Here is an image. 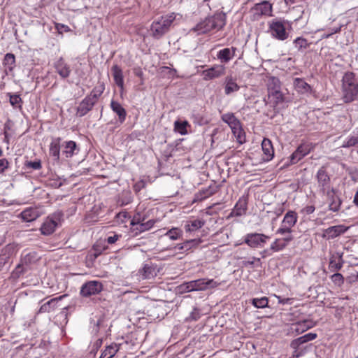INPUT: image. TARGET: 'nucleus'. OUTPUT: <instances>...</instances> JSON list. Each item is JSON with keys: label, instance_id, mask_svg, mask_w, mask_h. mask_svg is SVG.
I'll return each mask as SVG.
<instances>
[{"label": "nucleus", "instance_id": "79ce46f5", "mask_svg": "<svg viewBox=\"0 0 358 358\" xmlns=\"http://www.w3.org/2000/svg\"><path fill=\"white\" fill-rule=\"evenodd\" d=\"M142 275L145 279H150L156 275L155 268L150 265L145 264L142 270Z\"/></svg>", "mask_w": 358, "mask_h": 358}, {"label": "nucleus", "instance_id": "69168bd1", "mask_svg": "<svg viewBox=\"0 0 358 358\" xmlns=\"http://www.w3.org/2000/svg\"><path fill=\"white\" fill-rule=\"evenodd\" d=\"M237 132L238 133V136H237V140L238 141L239 143H243V140H242L243 136L241 135V130L238 127H237V129H236V133Z\"/></svg>", "mask_w": 358, "mask_h": 358}, {"label": "nucleus", "instance_id": "4c0bfd02", "mask_svg": "<svg viewBox=\"0 0 358 358\" xmlns=\"http://www.w3.org/2000/svg\"><path fill=\"white\" fill-rule=\"evenodd\" d=\"M190 127L189 122L187 120L180 121L176 120L174 122V130L181 135H185L187 134V127Z\"/></svg>", "mask_w": 358, "mask_h": 358}, {"label": "nucleus", "instance_id": "9d476101", "mask_svg": "<svg viewBox=\"0 0 358 358\" xmlns=\"http://www.w3.org/2000/svg\"><path fill=\"white\" fill-rule=\"evenodd\" d=\"M226 73V67L224 64H214L210 68L202 71L201 76L203 80L208 81L217 78H220L224 76Z\"/></svg>", "mask_w": 358, "mask_h": 358}, {"label": "nucleus", "instance_id": "f3484780", "mask_svg": "<svg viewBox=\"0 0 358 358\" xmlns=\"http://www.w3.org/2000/svg\"><path fill=\"white\" fill-rule=\"evenodd\" d=\"M310 151L309 145L303 143L301 144L297 149L290 156V163L296 164L303 157L306 156Z\"/></svg>", "mask_w": 358, "mask_h": 358}, {"label": "nucleus", "instance_id": "72a5a7b5", "mask_svg": "<svg viewBox=\"0 0 358 358\" xmlns=\"http://www.w3.org/2000/svg\"><path fill=\"white\" fill-rule=\"evenodd\" d=\"M289 238H276L270 246V250L274 252H280L284 250L288 245Z\"/></svg>", "mask_w": 358, "mask_h": 358}, {"label": "nucleus", "instance_id": "473e14b6", "mask_svg": "<svg viewBox=\"0 0 358 358\" xmlns=\"http://www.w3.org/2000/svg\"><path fill=\"white\" fill-rule=\"evenodd\" d=\"M317 336V334L315 333L306 334L292 341V342L291 343V347L293 348H297L300 345L315 339Z\"/></svg>", "mask_w": 358, "mask_h": 358}, {"label": "nucleus", "instance_id": "c756f323", "mask_svg": "<svg viewBox=\"0 0 358 358\" xmlns=\"http://www.w3.org/2000/svg\"><path fill=\"white\" fill-rule=\"evenodd\" d=\"M111 71L115 84L122 90L124 88V77L121 68L117 65H114Z\"/></svg>", "mask_w": 358, "mask_h": 358}, {"label": "nucleus", "instance_id": "8fccbe9b", "mask_svg": "<svg viewBox=\"0 0 358 358\" xmlns=\"http://www.w3.org/2000/svg\"><path fill=\"white\" fill-rule=\"evenodd\" d=\"M213 194V192L210 189H203L199 193L196 194L195 195L196 200H203L205 199L210 196H211Z\"/></svg>", "mask_w": 358, "mask_h": 358}, {"label": "nucleus", "instance_id": "f704fd0d", "mask_svg": "<svg viewBox=\"0 0 358 358\" xmlns=\"http://www.w3.org/2000/svg\"><path fill=\"white\" fill-rule=\"evenodd\" d=\"M119 349V345L113 343L106 348L99 358H112L118 352Z\"/></svg>", "mask_w": 358, "mask_h": 358}, {"label": "nucleus", "instance_id": "603ef678", "mask_svg": "<svg viewBox=\"0 0 358 358\" xmlns=\"http://www.w3.org/2000/svg\"><path fill=\"white\" fill-rule=\"evenodd\" d=\"M204 286H205V290L210 289V288H215L217 287L220 285V282H218L213 279H206L204 278Z\"/></svg>", "mask_w": 358, "mask_h": 358}, {"label": "nucleus", "instance_id": "338daca9", "mask_svg": "<svg viewBox=\"0 0 358 358\" xmlns=\"http://www.w3.org/2000/svg\"><path fill=\"white\" fill-rule=\"evenodd\" d=\"M353 202L357 206H358V191L355 194Z\"/></svg>", "mask_w": 358, "mask_h": 358}, {"label": "nucleus", "instance_id": "412c9836", "mask_svg": "<svg viewBox=\"0 0 358 358\" xmlns=\"http://www.w3.org/2000/svg\"><path fill=\"white\" fill-rule=\"evenodd\" d=\"M315 326V322L312 320L306 319L292 324V330L298 334H301Z\"/></svg>", "mask_w": 358, "mask_h": 358}, {"label": "nucleus", "instance_id": "1a4fd4ad", "mask_svg": "<svg viewBox=\"0 0 358 358\" xmlns=\"http://www.w3.org/2000/svg\"><path fill=\"white\" fill-rule=\"evenodd\" d=\"M62 214L56 213L48 217L41 227V231L43 235H50L58 226Z\"/></svg>", "mask_w": 358, "mask_h": 358}, {"label": "nucleus", "instance_id": "37998d69", "mask_svg": "<svg viewBox=\"0 0 358 358\" xmlns=\"http://www.w3.org/2000/svg\"><path fill=\"white\" fill-rule=\"evenodd\" d=\"M10 104L15 108H21L22 100L19 94H8Z\"/></svg>", "mask_w": 358, "mask_h": 358}, {"label": "nucleus", "instance_id": "dca6fc26", "mask_svg": "<svg viewBox=\"0 0 358 358\" xmlns=\"http://www.w3.org/2000/svg\"><path fill=\"white\" fill-rule=\"evenodd\" d=\"M248 210V199L243 196L239 198L229 217L242 216L245 215Z\"/></svg>", "mask_w": 358, "mask_h": 358}, {"label": "nucleus", "instance_id": "bb28decb", "mask_svg": "<svg viewBox=\"0 0 358 358\" xmlns=\"http://www.w3.org/2000/svg\"><path fill=\"white\" fill-rule=\"evenodd\" d=\"M110 108L112 110L118 115V120L120 123H123L127 117L126 110L122 106V105L114 100L110 102Z\"/></svg>", "mask_w": 358, "mask_h": 358}, {"label": "nucleus", "instance_id": "052dcab7", "mask_svg": "<svg viewBox=\"0 0 358 358\" xmlns=\"http://www.w3.org/2000/svg\"><path fill=\"white\" fill-rule=\"evenodd\" d=\"M200 317L199 310L194 308L189 315V319L192 320H197Z\"/></svg>", "mask_w": 358, "mask_h": 358}, {"label": "nucleus", "instance_id": "e2e57ef3", "mask_svg": "<svg viewBox=\"0 0 358 358\" xmlns=\"http://www.w3.org/2000/svg\"><path fill=\"white\" fill-rule=\"evenodd\" d=\"M342 25L340 24L338 27H331L329 29V32L331 34V36L334 34L339 33L341 30Z\"/></svg>", "mask_w": 358, "mask_h": 358}, {"label": "nucleus", "instance_id": "7c9ffc66", "mask_svg": "<svg viewBox=\"0 0 358 358\" xmlns=\"http://www.w3.org/2000/svg\"><path fill=\"white\" fill-rule=\"evenodd\" d=\"M62 152L66 158L72 157L76 153L75 151L77 150L76 143L73 141H65L62 145ZM78 150H79L78 149Z\"/></svg>", "mask_w": 358, "mask_h": 358}, {"label": "nucleus", "instance_id": "774afa93", "mask_svg": "<svg viewBox=\"0 0 358 358\" xmlns=\"http://www.w3.org/2000/svg\"><path fill=\"white\" fill-rule=\"evenodd\" d=\"M331 36V34H330L329 32L324 33L322 35L321 38H322V39H325V38H329Z\"/></svg>", "mask_w": 358, "mask_h": 358}, {"label": "nucleus", "instance_id": "6e6d98bb", "mask_svg": "<svg viewBox=\"0 0 358 358\" xmlns=\"http://www.w3.org/2000/svg\"><path fill=\"white\" fill-rule=\"evenodd\" d=\"M9 162L6 158L0 159V173H2L8 168Z\"/></svg>", "mask_w": 358, "mask_h": 358}, {"label": "nucleus", "instance_id": "a18cd8bd", "mask_svg": "<svg viewBox=\"0 0 358 358\" xmlns=\"http://www.w3.org/2000/svg\"><path fill=\"white\" fill-rule=\"evenodd\" d=\"M145 220L146 217L145 215H142L140 213H136L131 220V227H134L141 223L145 222Z\"/></svg>", "mask_w": 358, "mask_h": 358}, {"label": "nucleus", "instance_id": "a211bd4d", "mask_svg": "<svg viewBox=\"0 0 358 358\" xmlns=\"http://www.w3.org/2000/svg\"><path fill=\"white\" fill-rule=\"evenodd\" d=\"M224 87L226 95H230L234 92H238L240 89V86L236 83V79L231 75H228L225 77Z\"/></svg>", "mask_w": 358, "mask_h": 358}, {"label": "nucleus", "instance_id": "c85d7f7f", "mask_svg": "<svg viewBox=\"0 0 358 358\" xmlns=\"http://www.w3.org/2000/svg\"><path fill=\"white\" fill-rule=\"evenodd\" d=\"M293 85L295 90L300 94H306L311 91V87L303 78H296Z\"/></svg>", "mask_w": 358, "mask_h": 358}, {"label": "nucleus", "instance_id": "aec40b11", "mask_svg": "<svg viewBox=\"0 0 358 358\" xmlns=\"http://www.w3.org/2000/svg\"><path fill=\"white\" fill-rule=\"evenodd\" d=\"M156 223L155 220H149L143 223H141L134 227L130 228V231L133 236H136L143 232L150 230Z\"/></svg>", "mask_w": 358, "mask_h": 358}, {"label": "nucleus", "instance_id": "5701e85b", "mask_svg": "<svg viewBox=\"0 0 358 358\" xmlns=\"http://www.w3.org/2000/svg\"><path fill=\"white\" fill-rule=\"evenodd\" d=\"M65 295H62L49 300L41 306L38 310V313H50L54 311L57 308L58 302Z\"/></svg>", "mask_w": 358, "mask_h": 358}, {"label": "nucleus", "instance_id": "4468645a", "mask_svg": "<svg viewBox=\"0 0 358 358\" xmlns=\"http://www.w3.org/2000/svg\"><path fill=\"white\" fill-rule=\"evenodd\" d=\"M236 50V47L223 48L217 52V58L221 64H227L235 57Z\"/></svg>", "mask_w": 358, "mask_h": 358}, {"label": "nucleus", "instance_id": "864d4df0", "mask_svg": "<svg viewBox=\"0 0 358 358\" xmlns=\"http://www.w3.org/2000/svg\"><path fill=\"white\" fill-rule=\"evenodd\" d=\"M343 266L342 262H336L335 260H330L329 269L331 271H339Z\"/></svg>", "mask_w": 358, "mask_h": 358}, {"label": "nucleus", "instance_id": "cd10ccee", "mask_svg": "<svg viewBox=\"0 0 358 358\" xmlns=\"http://www.w3.org/2000/svg\"><path fill=\"white\" fill-rule=\"evenodd\" d=\"M60 143L61 138L58 137L55 138L50 145V155L54 157L56 162H59L60 158Z\"/></svg>", "mask_w": 358, "mask_h": 358}, {"label": "nucleus", "instance_id": "c03bdc74", "mask_svg": "<svg viewBox=\"0 0 358 358\" xmlns=\"http://www.w3.org/2000/svg\"><path fill=\"white\" fill-rule=\"evenodd\" d=\"M182 234V231L178 228H172L169 230L165 236H168L171 240L178 239Z\"/></svg>", "mask_w": 358, "mask_h": 358}, {"label": "nucleus", "instance_id": "393cba45", "mask_svg": "<svg viewBox=\"0 0 358 358\" xmlns=\"http://www.w3.org/2000/svg\"><path fill=\"white\" fill-rule=\"evenodd\" d=\"M2 64L6 74L13 72L15 68V56L13 53H6L3 57Z\"/></svg>", "mask_w": 358, "mask_h": 358}, {"label": "nucleus", "instance_id": "6ab92c4d", "mask_svg": "<svg viewBox=\"0 0 358 358\" xmlns=\"http://www.w3.org/2000/svg\"><path fill=\"white\" fill-rule=\"evenodd\" d=\"M262 149L263 151L262 158L264 161L268 162L273 158L274 149L271 140L264 138L262 142Z\"/></svg>", "mask_w": 358, "mask_h": 358}, {"label": "nucleus", "instance_id": "de8ad7c7", "mask_svg": "<svg viewBox=\"0 0 358 358\" xmlns=\"http://www.w3.org/2000/svg\"><path fill=\"white\" fill-rule=\"evenodd\" d=\"M243 265L245 267H254L255 266H259L261 265V259L257 257H252L250 260L243 261Z\"/></svg>", "mask_w": 358, "mask_h": 358}, {"label": "nucleus", "instance_id": "a19ab883", "mask_svg": "<svg viewBox=\"0 0 358 358\" xmlns=\"http://www.w3.org/2000/svg\"><path fill=\"white\" fill-rule=\"evenodd\" d=\"M251 303L257 308H264L268 306V299L266 296L254 298L251 300Z\"/></svg>", "mask_w": 358, "mask_h": 358}, {"label": "nucleus", "instance_id": "e433bc0d", "mask_svg": "<svg viewBox=\"0 0 358 358\" xmlns=\"http://www.w3.org/2000/svg\"><path fill=\"white\" fill-rule=\"evenodd\" d=\"M205 222L200 220H194L187 222L185 225V229L187 232L195 231L204 225Z\"/></svg>", "mask_w": 358, "mask_h": 358}, {"label": "nucleus", "instance_id": "49530a36", "mask_svg": "<svg viewBox=\"0 0 358 358\" xmlns=\"http://www.w3.org/2000/svg\"><path fill=\"white\" fill-rule=\"evenodd\" d=\"M341 201L338 196H332L331 201L329 203V210L333 212H337L340 209Z\"/></svg>", "mask_w": 358, "mask_h": 358}, {"label": "nucleus", "instance_id": "9b49d317", "mask_svg": "<svg viewBox=\"0 0 358 358\" xmlns=\"http://www.w3.org/2000/svg\"><path fill=\"white\" fill-rule=\"evenodd\" d=\"M103 289L101 282L96 280L88 281L83 284L80 288V294L83 297H89L100 293Z\"/></svg>", "mask_w": 358, "mask_h": 358}, {"label": "nucleus", "instance_id": "ea45409f", "mask_svg": "<svg viewBox=\"0 0 358 358\" xmlns=\"http://www.w3.org/2000/svg\"><path fill=\"white\" fill-rule=\"evenodd\" d=\"M293 43L299 51L307 49L310 46V43L308 42L307 39L303 37H297L294 40Z\"/></svg>", "mask_w": 358, "mask_h": 358}, {"label": "nucleus", "instance_id": "13d9d810", "mask_svg": "<svg viewBox=\"0 0 358 358\" xmlns=\"http://www.w3.org/2000/svg\"><path fill=\"white\" fill-rule=\"evenodd\" d=\"M121 237V234H114L113 236H108L106 239V241L108 244H113Z\"/></svg>", "mask_w": 358, "mask_h": 358}, {"label": "nucleus", "instance_id": "4d7b16f0", "mask_svg": "<svg viewBox=\"0 0 358 358\" xmlns=\"http://www.w3.org/2000/svg\"><path fill=\"white\" fill-rule=\"evenodd\" d=\"M275 296L278 299V303L280 304H292L293 301V299L292 298H282L280 296L275 295Z\"/></svg>", "mask_w": 358, "mask_h": 358}, {"label": "nucleus", "instance_id": "f257e3e1", "mask_svg": "<svg viewBox=\"0 0 358 358\" xmlns=\"http://www.w3.org/2000/svg\"><path fill=\"white\" fill-rule=\"evenodd\" d=\"M342 99L344 103H349L358 96V83L353 72H346L342 78Z\"/></svg>", "mask_w": 358, "mask_h": 358}, {"label": "nucleus", "instance_id": "b1692460", "mask_svg": "<svg viewBox=\"0 0 358 358\" xmlns=\"http://www.w3.org/2000/svg\"><path fill=\"white\" fill-rule=\"evenodd\" d=\"M268 99L271 103H272L273 108H275L285 101L284 94L278 89H268Z\"/></svg>", "mask_w": 358, "mask_h": 358}, {"label": "nucleus", "instance_id": "c9c22d12", "mask_svg": "<svg viewBox=\"0 0 358 358\" xmlns=\"http://www.w3.org/2000/svg\"><path fill=\"white\" fill-rule=\"evenodd\" d=\"M358 143V128H356L352 134L349 136L346 140L343 142V148H350L355 145Z\"/></svg>", "mask_w": 358, "mask_h": 358}, {"label": "nucleus", "instance_id": "f03ea898", "mask_svg": "<svg viewBox=\"0 0 358 358\" xmlns=\"http://www.w3.org/2000/svg\"><path fill=\"white\" fill-rule=\"evenodd\" d=\"M176 14L172 13L162 15L155 20L150 25V36L157 40L162 38L170 31L176 20Z\"/></svg>", "mask_w": 358, "mask_h": 358}, {"label": "nucleus", "instance_id": "2f4dec72", "mask_svg": "<svg viewBox=\"0 0 358 358\" xmlns=\"http://www.w3.org/2000/svg\"><path fill=\"white\" fill-rule=\"evenodd\" d=\"M222 120L227 123L232 129L234 135L236 134V129L238 127L239 122L233 113H226L222 116Z\"/></svg>", "mask_w": 358, "mask_h": 358}, {"label": "nucleus", "instance_id": "09e8293b", "mask_svg": "<svg viewBox=\"0 0 358 358\" xmlns=\"http://www.w3.org/2000/svg\"><path fill=\"white\" fill-rule=\"evenodd\" d=\"M332 282L338 285L341 286L344 283V277L341 273H336L331 276Z\"/></svg>", "mask_w": 358, "mask_h": 358}, {"label": "nucleus", "instance_id": "680f3d73", "mask_svg": "<svg viewBox=\"0 0 358 358\" xmlns=\"http://www.w3.org/2000/svg\"><path fill=\"white\" fill-rule=\"evenodd\" d=\"M315 210V208L314 206H307L305 208H303L302 211L305 213L307 215L312 214Z\"/></svg>", "mask_w": 358, "mask_h": 358}, {"label": "nucleus", "instance_id": "0eeeda50", "mask_svg": "<svg viewBox=\"0 0 358 358\" xmlns=\"http://www.w3.org/2000/svg\"><path fill=\"white\" fill-rule=\"evenodd\" d=\"M298 220L297 213L293 210H289L285 215L281 226L276 231V234L284 235L286 233H292V227Z\"/></svg>", "mask_w": 358, "mask_h": 358}, {"label": "nucleus", "instance_id": "58836bf2", "mask_svg": "<svg viewBox=\"0 0 358 358\" xmlns=\"http://www.w3.org/2000/svg\"><path fill=\"white\" fill-rule=\"evenodd\" d=\"M199 243V240L191 239L186 241L182 243L178 244L176 246V248L180 250L188 251L193 247L197 245Z\"/></svg>", "mask_w": 358, "mask_h": 358}, {"label": "nucleus", "instance_id": "2eb2a0df", "mask_svg": "<svg viewBox=\"0 0 358 358\" xmlns=\"http://www.w3.org/2000/svg\"><path fill=\"white\" fill-rule=\"evenodd\" d=\"M54 67L62 78H67L71 74L70 66L64 61L63 57H59L55 62Z\"/></svg>", "mask_w": 358, "mask_h": 358}, {"label": "nucleus", "instance_id": "6e6552de", "mask_svg": "<svg viewBox=\"0 0 358 358\" xmlns=\"http://www.w3.org/2000/svg\"><path fill=\"white\" fill-rule=\"evenodd\" d=\"M269 236L259 233H249L244 236V243L251 248H260L264 246Z\"/></svg>", "mask_w": 358, "mask_h": 358}, {"label": "nucleus", "instance_id": "7ed1b4c3", "mask_svg": "<svg viewBox=\"0 0 358 358\" xmlns=\"http://www.w3.org/2000/svg\"><path fill=\"white\" fill-rule=\"evenodd\" d=\"M105 90L103 83H101L93 88L90 94L86 96L79 103L76 110V115L78 117H83L90 112L97 103L99 98Z\"/></svg>", "mask_w": 358, "mask_h": 358}, {"label": "nucleus", "instance_id": "39448f33", "mask_svg": "<svg viewBox=\"0 0 358 358\" xmlns=\"http://www.w3.org/2000/svg\"><path fill=\"white\" fill-rule=\"evenodd\" d=\"M287 21L282 18H275L268 22V33L278 41H285L289 38L286 29Z\"/></svg>", "mask_w": 358, "mask_h": 358}, {"label": "nucleus", "instance_id": "a878e982", "mask_svg": "<svg viewBox=\"0 0 358 358\" xmlns=\"http://www.w3.org/2000/svg\"><path fill=\"white\" fill-rule=\"evenodd\" d=\"M316 178L319 186L322 188V190L324 192L326 187L328 186L330 182V178L324 167H322L318 170Z\"/></svg>", "mask_w": 358, "mask_h": 358}, {"label": "nucleus", "instance_id": "423d86ee", "mask_svg": "<svg viewBox=\"0 0 358 358\" xmlns=\"http://www.w3.org/2000/svg\"><path fill=\"white\" fill-rule=\"evenodd\" d=\"M273 6L268 1L255 3L250 9L252 20H259L263 16H272Z\"/></svg>", "mask_w": 358, "mask_h": 358}, {"label": "nucleus", "instance_id": "f8f14e48", "mask_svg": "<svg viewBox=\"0 0 358 358\" xmlns=\"http://www.w3.org/2000/svg\"><path fill=\"white\" fill-rule=\"evenodd\" d=\"M348 229V227L341 224L332 226L323 230L322 237L327 240L333 239L345 233Z\"/></svg>", "mask_w": 358, "mask_h": 358}, {"label": "nucleus", "instance_id": "20e7f679", "mask_svg": "<svg viewBox=\"0 0 358 358\" xmlns=\"http://www.w3.org/2000/svg\"><path fill=\"white\" fill-rule=\"evenodd\" d=\"M226 24V15L224 13H217L214 15L206 17L199 23L195 29L199 34H205L213 29H221Z\"/></svg>", "mask_w": 358, "mask_h": 358}, {"label": "nucleus", "instance_id": "4be33fe9", "mask_svg": "<svg viewBox=\"0 0 358 358\" xmlns=\"http://www.w3.org/2000/svg\"><path fill=\"white\" fill-rule=\"evenodd\" d=\"M41 216V213L36 208H27L20 213V217L25 222H32Z\"/></svg>", "mask_w": 358, "mask_h": 358}, {"label": "nucleus", "instance_id": "ddd939ff", "mask_svg": "<svg viewBox=\"0 0 358 358\" xmlns=\"http://www.w3.org/2000/svg\"><path fill=\"white\" fill-rule=\"evenodd\" d=\"M204 278L192 280L185 282L180 286V289L182 292H189L193 291L205 290Z\"/></svg>", "mask_w": 358, "mask_h": 358}, {"label": "nucleus", "instance_id": "0e129e2a", "mask_svg": "<svg viewBox=\"0 0 358 358\" xmlns=\"http://www.w3.org/2000/svg\"><path fill=\"white\" fill-rule=\"evenodd\" d=\"M283 236H285V237H283L282 238H289V240L287 241V245L292 241H293L294 239V237L292 235V233H286L285 234H284Z\"/></svg>", "mask_w": 358, "mask_h": 358}, {"label": "nucleus", "instance_id": "5fc2aeb1", "mask_svg": "<svg viewBox=\"0 0 358 358\" xmlns=\"http://www.w3.org/2000/svg\"><path fill=\"white\" fill-rule=\"evenodd\" d=\"M34 258H35V253L29 252L23 257L22 261L23 264L24 263L26 264H28L31 263V262L32 261V259Z\"/></svg>", "mask_w": 358, "mask_h": 358}, {"label": "nucleus", "instance_id": "3c124183", "mask_svg": "<svg viewBox=\"0 0 358 358\" xmlns=\"http://www.w3.org/2000/svg\"><path fill=\"white\" fill-rule=\"evenodd\" d=\"M25 166L28 169H31L33 170H39L41 169V160L38 159L34 162H27L25 164Z\"/></svg>", "mask_w": 358, "mask_h": 358}, {"label": "nucleus", "instance_id": "bf43d9fd", "mask_svg": "<svg viewBox=\"0 0 358 358\" xmlns=\"http://www.w3.org/2000/svg\"><path fill=\"white\" fill-rule=\"evenodd\" d=\"M128 217V213L126 211H122L117 214L116 218L122 223L125 222L126 218Z\"/></svg>", "mask_w": 358, "mask_h": 358}]
</instances>
